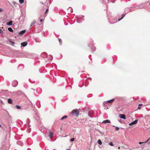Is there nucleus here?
Listing matches in <instances>:
<instances>
[{"instance_id": "nucleus-1", "label": "nucleus", "mask_w": 150, "mask_h": 150, "mask_svg": "<svg viewBox=\"0 0 150 150\" xmlns=\"http://www.w3.org/2000/svg\"><path fill=\"white\" fill-rule=\"evenodd\" d=\"M79 111L77 109H75L73 110L71 112V115L74 116H76L77 117H78L79 115Z\"/></svg>"}, {"instance_id": "nucleus-2", "label": "nucleus", "mask_w": 150, "mask_h": 150, "mask_svg": "<svg viewBox=\"0 0 150 150\" xmlns=\"http://www.w3.org/2000/svg\"><path fill=\"white\" fill-rule=\"evenodd\" d=\"M18 84V82L16 80H14L12 82V85L14 87L16 86Z\"/></svg>"}, {"instance_id": "nucleus-3", "label": "nucleus", "mask_w": 150, "mask_h": 150, "mask_svg": "<svg viewBox=\"0 0 150 150\" xmlns=\"http://www.w3.org/2000/svg\"><path fill=\"white\" fill-rule=\"evenodd\" d=\"M92 42L93 41H92L91 42V44H89V46H91V49H92V51H95L96 50V48L95 47H94V46H93V44L92 43H93V42Z\"/></svg>"}, {"instance_id": "nucleus-4", "label": "nucleus", "mask_w": 150, "mask_h": 150, "mask_svg": "<svg viewBox=\"0 0 150 150\" xmlns=\"http://www.w3.org/2000/svg\"><path fill=\"white\" fill-rule=\"evenodd\" d=\"M25 32H26L25 30H22V31L18 33V35H19L20 36H21L22 35H23L24 33H25Z\"/></svg>"}, {"instance_id": "nucleus-5", "label": "nucleus", "mask_w": 150, "mask_h": 150, "mask_svg": "<svg viewBox=\"0 0 150 150\" xmlns=\"http://www.w3.org/2000/svg\"><path fill=\"white\" fill-rule=\"evenodd\" d=\"M137 121H138V120H134V121L132 122L131 123H129V125H133L136 124L137 123Z\"/></svg>"}, {"instance_id": "nucleus-6", "label": "nucleus", "mask_w": 150, "mask_h": 150, "mask_svg": "<svg viewBox=\"0 0 150 150\" xmlns=\"http://www.w3.org/2000/svg\"><path fill=\"white\" fill-rule=\"evenodd\" d=\"M21 44L23 47H25L27 45L28 43L26 42H24L21 43Z\"/></svg>"}, {"instance_id": "nucleus-7", "label": "nucleus", "mask_w": 150, "mask_h": 150, "mask_svg": "<svg viewBox=\"0 0 150 150\" xmlns=\"http://www.w3.org/2000/svg\"><path fill=\"white\" fill-rule=\"evenodd\" d=\"M93 112L92 111H90L88 113V115L89 116L91 117H93Z\"/></svg>"}, {"instance_id": "nucleus-8", "label": "nucleus", "mask_w": 150, "mask_h": 150, "mask_svg": "<svg viewBox=\"0 0 150 150\" xmlns=\"http://www.w3.org/2000/svg\"><path fill=\"white\" fill-rule=\"evenodd\" d=\"M115 100V99H112L111 100H108L107 101L105 102L106 103H112Z\"/></svg>"}, {"instance_id": "nucleus-9", "label": "nucleus", "mask_w": 150, "mask_h": 150, "mask_svg": "<svg viewBox=\"0 0 150 150\" xmlns=\"http://www.w3.org/2000/svg\"><path fill=\"white\" fill-rule=\"evenodd\" d=\"M53 132L51 130H50L49 131V137L51 139H52V137L53 136Z\"/></svg>"}, {"instance_id": "nucleus-10", "label": "nucleus", "mask_w": 150, "mask_h": 150, "mask_svg": "<svg viewBox=\"0 0 150 150\" xmlns=\"http://www.w3.org/2000/svg\"><path fill=\"white\" fill-rule=\"evenodd\" d=\"M119 117L120 118H122L123 119H126V117L125 115L124 114H120Z\"/></svg>"}, {"instance_id": "nucleus-11", "label": "nucleus", "mask_w": 150, "mask_h": 150, "mask_svg": "<svg viewBox=\"0 0 150 150\" xmlns=\"http://www.w3.org/2000/svg\"><path fill=\"white\" fill-rule=\"evenodd\" d=\"M41 56L44 57H47V54L46 52H43L41 54Z\"/></svg>"}, {"instance_id": "nucleus-12", "label": "nucleus", "mask_w": 150, "mask_h": 150, "mask_svg": "<svg viewBox=\"0 0 150 150\" xmlns=\"http://www.w3.org/2000/svg\"><path fill=\"white\" fill-rule=\"evenodd\" d=\"M110 122L109 120H104L103 121L102 123L103 124H106V123H110Z\"/></svg>"}, {"instance_id": "nucleus-13", "label": "nucleus", "mask_w": 150, "mask_h": 150, "mask_svg": "<svg viewBox=\"0 0 150 150\" xmlns=\"http://www.w3.org/2000/svg\"><path fill=\"white\" fill-rule=\"evenodd\" d=\"M8 102L9 104H12L13 103V100L11 98H9L8 100Z\"/></svg>"}, {"instance_id": "nucleus-14", "label": "nucleus", "mask_w": 150, "mask_h": 150, "mask_svg": "<svg viewBox=\"0 0 150 150\" xmlns=\"http://www.w3.org/2000/svg\"><path fill=\"white\" fill-rule=\"evenodd\" d=\"M136 8L138 9H141L143 8V4L141 5H139L136 6Z\"/></svg>"}, {"instance_id": "nucleus-15", "label": "nucleus", "mask_w": 150, "mask_h": 150, "mask_svg": "<svg viewBox=\"0 0 150 150\" xmlns=\"http://www.w3.org/2000/svg\"><path fill=\"white\" fill-rule=\"evenodd\" d=\"M35 40L36 42H41V40L38 38H35Z\"/></svg>"}, {"instance_id": "nucleus-16", "label": "nucleus", "mask_w": 150, "mask_h": 150, "mask_svg": "<svg viewBox=\"0 0 150 150\" xmlns=\"http://www.w3.org/2000/svg\"><path fill=\"white\" fill-rule=\"evenodd\" d=\"M12 21H10L8 23H6V24L9 26H10L12 25Z\"/></svg>"}, {"instance_id": "nucleus-17", "label": "nucleus", "mask_w": 150, "mask_h": 150, "mask_svg": "<svg viewBox=\"0 0 150 150\" xmlns=\"http://www.w3.org/2000/svg\"><path fill=\"white\" fill-rule=\"evenodd\" d=\"M53 57L52 55H50L48 56V59L50 61H51Z\"/></svg>"}, {"instance_id": "nucleus-18", "label": "nucleus", "mask_w": 150, "mask_h": 150, "mask_svg": "<svg viewBox=\"0 0 150 150\" xmlns=\"http://www.w3.org/2000/svg\"><path fill=\"white\" fill-rule=\"evenodd\" d=\"M125 14H123L122 16V18H121L119 19L118 20V21H119L120 20H121V19H122L125 16Z\"/></svg>"}, {"instance_id": "nucleus-19", "label": "nucleus", "mask_w": 150, "mask_h": 150, "mask_svg": "<svg viewBox=\"0 0 150 150\" xmlns=\"http://www.w3.org/2000/svg\"><path fill=\"white\" fill-rule=\"evenodd\" d=\"M8 30L10 32L13 33V30L11 28H8Z\"/></svg>"}, {"instance_id": "nucleus-20", "label": "nucleus", "mask_w": 150, "mask_h": 150, "mask_svg": "<svg viewBox=\"0 0 150 150\" xmlns=\"http://www.w3.org/2000/svg\"><path fill=\"white\" fill-rule=\"evenodd\" d=\"M68 10H70V13H72L73 12V9L71 7H69V8H68Z\"/></svg>"}, {"instance_id": "nucleus-21", "label": "nucleus", "mask_w": 150, "mask_h": 150, "mask_svg": "<svg viewBox=\"0 0 150 150\" xmlns=\"http://www.w3.org/2000/svg\"><path fill=\"white\" fill-rule=\"evenodd\" d=\"M98 144H99L100 145H101L102 144V143L101 141L99 139L98 140Z\"/></svg>"}, {"instance_id": "nucleus-22", "label": "nucleus", "mask_w": 150, "mask_h": 150, "mask_svg": "<svg viewBox=\"0 0 150 150\" xmlns=\"http://www.w3.org/2000/svg\"><path fill=\"white\" fill-rule=\"evenodd\" d=\"M67 117V115H65L64 116H63L61 119V120H62L66 118Z\"/></svg>"}, {"instance_id": "nucleus-23", "label": "nucleus", "mask_w": 150, "mask_h": 150, "mask_svg": "<svg viewBox=\"0 0 150 150\" xmlns=\"http://www.w3.org/2000/svg\"><path fill=\"white\" fill-rule=\"evenodd\" d=\"M9 42L11 43V45L13 46L14 44V42H13L11 40L9 41Z\"/></svg>"}, {"instance_id": "nucleus-24", "label": "nucleus", "mask_w": 150, "mask_h": 150, "mask_svg": "<svg viewBox=\"0 0 150 150\" xmlns=\"http://www.w3.org/2000/svg\"><path fill=\"white\" fill-rule=\"evenodd\" d=\"M149 140V139H148L147 140V141H146V142H139V144H142V143H146V142H147Z\"/></svg>"}, {"instance_id": "nucleus-25", "label": "nucleus", "mask_w": 150, "mask_h": 150, "mask_svg": "<svg viewBox=\"0 0 150 150\" xmlns=\"http://www.w3.org/2000/svg\"><path fill=\"white\" fill-rule=\"evenodd\" d=\"M21 93V92L20 91H17L16 92V94H20Z\"/></svg>"}, {"instance_id": "nucleus-26", "label": "nucleus", "mask_w": 150, "mask_h": 150, "mask_svg": "<svg viewBox=\"0 0 150 150\" xmlns=\"http://www.w3.org/2000/svg\"><path fill=\"white\" fill-rule=\"evenodd\" d=\"M24 0H19V3L21 4H22L23 3Z\"/></svg>"}, {"instance_id": "nucleus-27", "label": "nucleus", "mask_w": 150, "mask_h": 150, "mask_svg": "<svg viewBox=\"0 0 150 150\" xmlns=\"http://www.w3.org/2000/svg\"><path fill=\"white\" fill-rule=\"evenodd\" d=\"M16 108L18 109H20L21 108V107L20 106L18 105H16Z\"/></svg>"}, {"instance_id": "nucleus-28", "label": "nucleus", "mask_w": 150, "mask_h": 150, "mask_svg": "<svg viewBox=\"0 0 150 150\" xmlns=\"http://www.w3.org/2000/svg\"><path fill=\"white\" fill-rule=\"evenodd\" d=\"M35 23V21H34L31 24V26H32L33 25H34Z\"/></svg>"}, {"instance_id": "nucleus-29", "label": "nucleus", "mask_w": 150, "mask_h": 150, "mask_svg": "<svg viewBox=\"0 0 150 150\" xmlns=\"http://www.w3.org/2000/svg\"><path fill=\"white\" fill-rule=\"evenodd\" d=\"M109 144L112 146H113V144L112 142H110V143H109Z\"/></svg>"}, {"instance_id": "nucleus-30", "label": "nucleus", "mask_w": 150, "mask_h": 150, "mask_svg": "<svg viewBox=\"0 0 150 150\" xmlns=\"http://www.w3.org/2000/svg\"><path fill=\"white\" fill-rule=\"evenodd\" d=\"M58 40H59V41L60 43V44H61V43H62V40L60 38H59Z\"/></svg>"}, {"instance_id": "nucleus-31", "label": "nucleus", "mask_w": 150, "mask_h": 150, "mask_svg": "<svg viewBox=\"0 0 150 150\" xmlns=\"http://www.w3.org/2000/svg\"><path fill=\"white\" fill-rule=\"evenodd\" d=\"M4 11V10L3 8H0V12H2Z\"/></svg>"}, {"instance_id": "nucleus-32", "label": "nucleus", "mask_w": 150, "mask_h": 150, "mask_svg": "<svg viewBox=\"0 0 150 150\" xmlns=\"http://www.w3.org/2000/svg\"><path fill=\"white\" fill-rule=\"evenodd\" d=\"M0 33L2 34H3V30L1 29H0Z\"/></svg>"}, {"instance_id": "nucleus-33", "label": "nucleus", "mask_w": 150, "mask_h": 150, "mask_svg": "<svg viewBox=\"0 0 150 150\" xmlns=\"http://www.w3.org/2000/svg\"><path fill=\"white\" fill-rule=\"evenodd\" d=\"M115 128L116 130H118L119 129V127H115Z\"/></svg>"}, {"instance_id": "nucleus-34", "label": "nucleus", "mask_w": 150, "mask_h": 150, "mask_svg": "<svg viewBox=\"0 0 150 150\" xmlns=\"http://www.w3.org/2000/svg\"><path fill=\"white\" fill-rule=\"evenodd\" d=\"M74 138H72L71 139V142H73L74 141Z\"/></svg>"}, {"instance_id": "nucleus-35", "label": "nucleus", "mask_w": 150, "mask_h": 150, "mask_svg": "<svg viewBox=\"0 0 150 150\" xmlns=\"http://www.w3.org/2000/svg\"><path fill=\"white\" fill-rule=\"evenodd\" d=\"M48 9L47 8L45 12V14L48 11Z\"/></svg>"}, {"instance_id": "nucleus-36", "label": "nucleus", "mask_w": 150, "mask_h": 150, "mask_svg": "<svg viewBox=\"0 0 150 150\" xmlns=\"http://www.w3.org/2000/svg\"><path fill=\"white\" fill-rule=\"evenodd\" d=\"M42 20H42V19H40V20L39 22H40V23H41V22H42Z\"/></svg>"}, {"instance_id": "nucleus-37", "label": "nucleus", "mask_w": 150, "mask_h": 150, "mask_svg": "<svg viewBox=\"0 0 150 150\" xmlns=\"http://www.w3.org/2000/svg\"><path fill=\"white\" fill-rule=\"evenodd\" d=\"M111 1L112 3H114L115 2V0H111Z\"/></svg>"}, {"instance_id": "nucleus-38", "label": "nucleus", "mask_w": 150, "mask_h": 150, "mask_svg": "<svg viewBox=\"0 0 150 150\" xmlns=\"http://www.w3.org/2000/svg\"><path fill=\"white\" fill-rule=\"evenodd\" d=\"M29 120H29V118H27V122H28L29 121Z\"/></svg>"}, {"instance_id": "nucleus-39", "label": "nucleus", "mask_w": 150, "mask_h": 150, "mask_svg": "<svg viewBox=\"0 0 150 150\" xmlns=\"http://www.w3.org/2000/svg\"><path fill=\"white\" fill-rule=\"evenodd\" d=\"M142 105V104H139V106H140V105Z\"/></svg>"}, {"instance_id": "nucleus-40", "label": "nucleus", "mask_w": 150, "mask_h": 150, "mask_svg": "<svg viewBox=\"0 0 150 150\" xmlns=\"http://www.w3.org/2000/svg\"><path fill=\"white\" fill-rule=\"evenodd\" d=\"M140 108H140V107H138V109H140Z\"/></svg>"}, {"instance_id": "nucleus-41", "label": "nucleus", "mask_w": 150, "mask_h": 150, "mask_svg": "<svg viewBox=\"0 0 150 150\" xmlns=\"http://www.w3.org/2000/svg\"><path fill=\"white\" fill-rule=\"evenodd\" d=\"M120 147L119 146V147H118V149H120Z\"/></svg>"}, {"instance_id": "nucleus-42", "label": "nucleus", "mask_w": 150, "mask_h": 150, "mask_svg": "<svg viewBox=\"0 0 150 150\" xmlns=\"http://www.w3.org/2000/svg\"><path fill=\"white\" fill-rule=\"evenodd\" d=\"M67 150H70L69 149H67Z\"/></svg>"}, {"instance_id": "nucleus-43", "label": "nucleus", "mask_w": 150, "mask_h": 150, "mask_svg": "<svg viewBox=\"0 0 150 150\" xmlns=\"http://www.w3.org/2000/svg\"><path fill=\"white\" fill-rule=\"evenodd\" d=\"M42 3V4H43V3Z\"/></svg>"}, {"instance_id": "nucleus-44", "label": "nucleus", "mask_w": 150, "mask_h": 150, "mask_svg": "<svg viewBox=\"0 0 150 150\" xmlns=\"http://www.w3.org/2000/svg\"><path fill=\"white\" fill-rule=\"evenodd\" d=\"M77 22H78V23H79V22H78V21H77Z\"/></svg>"}, {"instance_id": "nucleus-45", "label": "nucleus", "mask_w": 150, "mask_h": 150, "mask_svg": "<svg viewBox=\"0 0 150 150\" xmlns=\"http://www.w3.org/2000/svg\"><path fill=\"white\" fill-rule=\"evenodd\" d=\"M33 90L34 91H35V89H33Z\"/></svg>"}, {"instance_id": "nucleus-46", "label": "nucleus", "mask_w": 150, "mask_h": 150, "mask_svg": "<svg viewBox=\"0 0 150 150\" xmlns=\"http://www.w3.org/2000/svg\"><path fill=\"white\" fill-rule=\"evenodd\" d=\"M149 5H150V3H149Z\"/></svg>"}, {"instance_id": "nucleus-47", "label": "nucleus", "mask_w": 150, "mask_h": 150, "mask_svg": "<svg viewBox=\"0 0 150 150\" xmlns=\"http://www.w3.org/2000/svg\"><path fill=\"white\" fill-rule=\"evenodd\" d=\"M0 126H1V125H0Z\"/></svg>"}]
</instances>
